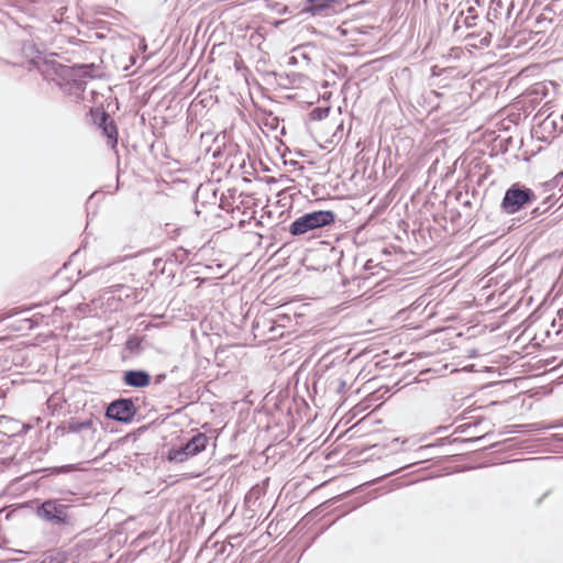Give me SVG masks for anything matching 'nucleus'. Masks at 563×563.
<instances>
[{"label":"nucleus","instance_id":"obj_1","mask_svg":"<svg viewBox=\"0 0 563 563\" xmlns=\"http://www.w3.org/2000/svg\"><path fill=\"white\" fill-rule=\"evenodd\" d=\"M335 221L334 212L330 210H319L308 212L297 218L289 227L292 235H302L307 232L328 227Z\"/></svg>","mask_w":563,"mask_h":563},{"label":"nucleus","instance_id":"obj_2","mask_svg":"<svg viewBox=\"0 0 563 563\" xmlns=\"http://www.w3.org/2000/svg\"><path fill=\"white\" fill-rule=\"evenodd\" d=\"M534 199L536 196L532 190L515 184L506 191L501 208L505 212L512 214Z\"/></svg>","mask_w":563,"mask_h":563},{"label":"nucleus","instance_id":"obj_3","mask_svg":"<svg viewBox=\"0 0 563 563\" xmlns=\"http://www.w3.org/2000/svg\"><path fill=\"white\" fill-rule=\"evenodd\" d=\"M68 506L57 500H46L36 510V515L54 525H70L71 518L67 512Z\"/></svg>","mask_w":563,"mask_h":563},{"label":"nucleus","instance_id":"obj_4","mask_svg":"<svg viewBox=\"0 0 563 563\" xmlns=\"http://www.w3.org/2000/svg\"><path fill=\"white\" fill-rule=\"evenodd\" d=\"M208 438L199 433L192 437L184 446L180 449L170 450L168 460L177 463L186 461L188 457L197 455L203 451L207 446Z\"/></svg>","mask_w":563,"mask_h":563},{"label":"nucleus","instance_id":"obj_5","mask_svg":"<svg viewBox=\"0 0 563 563\" xmlns=\"http://www.w3.org/2000/svg\"><path fill=\"white\" fill-rule=\"evenodd\" d=\"M133 415V404L128 399L113 401L107 409V417L118 421H129Z\"/></svg>","mask_w":563,"mask_h":563},{"label":"nucleus","instance_id":"obj_6","mask_svg":"<svg viewBox=\"0 0 563 563\" xmlns=\"http://www.w3.org/2000/svg\"><path fill=\"white\" fill-rule=\"evenodd\" d=\"M335 0H307L303 11L313 16H330L336 12Z\"/></svg>","mask_w":563,"mask_h":563},{"label":"nucleus","instance_id":"obj_7","mask_svg":"<svg viewBox=\"0 0 563 563\" xmlns=\"http://www.w3.org/2000/svg\"><path fill=\"white\" fill-rule=\"evenodd\" d=\"M92 66L89 65H80L76 68H73L69 74V78L71 80L68 82L70 85L69 93L79 95V92L85 90L86 78L88 77L89 69Z\"/></svg>","mask_w":563,"mask_h":563},{"label":"nucleus","instance_id":"obj_8","mask_svg":"<svg viewBox=\"0 0 563 563\" xmlns=\"http://www.w3.org/2000/svg\"><path fill=\"white\" fill-rule=\"evenodd\" d=\"M31 424L22 423L19 420L12 419L7 416H0V432L5 435L13 437L27 432Z\"/></svg>","mask_w":563,"mask_h":563},{"label":"nucleus","instance_id":"obj_9","mask_svg":"<svg viewBox=\"0 0 563 563\" xmlns=\"http://www.w3.org/2000/svg\"><path fill=\"white\" fill-rule=\"evenodd\" d=\"M123 382L128 386L143 388L150 385L151 376L144 371H128L124 373Z\"/></svg>","mask_w":563,"mask_h":563},{"label":"nucleus","instance_id":"obj_10","mask_svg":"<svg viewBox=\"0 0 563 563\" xmlns=\"http://www.w3.org/2000/svg\"><path fill=\"white\" fill-rule=\"evenodd\" d=\"M91 427V421H78V420H70L68 421L64 427V432H70V433H77L85 429H89Z\"/></svg>","mask_w":563,"mask_h":563},{"label":"nucleus","instance_id":"obj_11","mask_svg":"<svg viewBox=\"0 0 563 563\" xmlns=\"http://www.w3.org/2000/svg\"><path fill=\"white\" fill-rule=\"evenodd\" d=\"M103 133L107 135L111 147H114L117 144V129L112 123L104 124Z\"/></svg>","mask_w":563,"mask_h":563},{"label":"nucleus","instance_id":"obj_12","mask_svg":"<svg viewBox=\"0 0 563 563\" xmlns=\"http://www.w3.org/2000/svg\"><path fill=\"white\" fill-rule=\"evenodd\" d=\"M329 112H330L329 108H314L310 112V117L312 120H322L328 117Z\"/></svg>","mask_w":563,"mask_h":563},{"label":"nucleus","instance_id":"obj_13","mask_svg":"<svg viewBox=\"0 0 563 563\" xmlns=\"http://www.w3.org/2000/svg\"><path fill=\"white\" fill-rule=\"evenodd\" d=\"M342 34H344V30H342L341 27L338 29Z\"/></svg>","mask_w":563,"mask_h":563}]
</instances>
